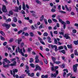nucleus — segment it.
<instances>
[{
    "label": "nucleus",
    "instance_id": "1a4fd4ad",
    "mask_svg": "<svg viewBox=\"0 0 78 78\" xmlns=\"http://www.w3.org/2000/svg\"><path fill=\"white\" fill-rule=\"evenodd\" d=\"M38 58L39 56L38 55L36 56L35 57V62H36V63H38L39 62V60L38 59Z\"/></svg>",
    "mask_w": 78,
    "mask_h": 78
},
{
    "label": "nucleus",
    "instance_id": "c85d7f7f",
    "mask_svg": "<svg viewBox=\"0 0 78 78\" xmlns=\"http://www.w3.org/2000/svg\"><path fill=\"white\" fill-rule=\"evenodd\" d=\"M74 54L75 55H78V53L77 52V50H75Z\"/></svg>",
    "mask_w": 78,
    "mask_h": 78
},
{
    "label": "nucleus",
    "instance_id": "7ed1b4c3",
    "mask_svg": "<svg viewBox=\"0 0 78 78\" xmlns=\"http://www.w3.org/2000/svg\"><path fill=\"white\" fill-rule=\"evenodd\" d=\"M11 25L9 24H8L7 23H4L2 24V26L4 27H5L7 29H9L10 28V26Z\"/></svg>",
    "mask_w": 78,
    "mask_h": 78
},
{
    "label": "nucleus",
    "instance_id": "37998d69",
    "mask_svg": "<svg viewBox=\"0 0 78 78\" xmlns=\"http://www.w3.org/2000/svg\"><path fill=\"white\" fill-rule=\"evenodd\" d=\"M29 22L30 23H33V20H29Z\"/></svg>",
    "mask_w": 78,
    "mask_h": 78
},
{
    "label": "nucleus",
    "instance_id": "f03ea898",
    "mask_svg": "<svg viewBox=\"0 0 78 78\" xmlns=\"http://www.w3.org/2000/svg\"><path fill=\"white\" fill-rule=\"evenodd\" d=\"M78 65V64H76L73 66V70L75 73H76L77 72V66Z\"/></svg>",
    "mask_w": 78,
    "mask_h": 78
},
{
    "label": "nucleus",
    "instance_id": "a19ab883",
    "mask_svg": "<svg viewBox=\"0 0 78 78\" xmlns=\"http://www.w3.org/2000/svg\"><path fill=\"white\" fill-rule=\"evenodd\" d=\"M40 43L41 44H43V45H45V43L43 41V40L40 41Z\"/></svg>",
    "mask_w": 78,
    "mask_h": 78
},
{
    "label": "nucleus",
    "instance_id": "aec40b11",
    "mask_svg": "<svg viewBox=\"0 0 78 78\" xmlns=\"http://www.w3.org/2000/svg\"><path fill=\"white\" fill-rule=\"evenodd\" d=\"M9 66H10V65H9V64H7V65H3L4 67H5V68H6V67H9Z\"/></svg>",
    "mask_w": 78,
    "mask_h": 78
},
{
    "label": "nucleus",
    "instance_id": "412c9836",
    "mask_svg": "<svg viewBox=\"0 0 78 78\" xmlns=\"http://www.w3.org/2000/svg\"><path fill=\"white\" fill-rule=\"evenodd\" d=\"M36 2L38 3V4H39V5H41V2L39 0H36L35 1Z\"/></svg>",
    "mask_w": 78,
    "mask_h": 78
},
{
    "label": "nucleus",
    "instance_id": "473e14b6",
    "mask_svg": "<svg viewBox=\"0 0 78 78\" xmlns=\"http://www.w3.org/2000/svg\"><path fill=\"white\" fill-rule=\"evenodd\" d=\"M44 62L45 63V64H47L48 63V62L47 61V60L46 59L44 58Z\"/></svg>",
    "mask_w": 78,
    "mask_h": 78
},
{
    "label": "nucleus",
    "instance_id": "9b49d317",
    "mask_svg": "<svg viewBox=\"0 0 78 78\" xmlns=\"http://www.w3.org/2000/svg\"><path fill=\"white\" fill-rule=\"evenodd\" d=\"M26 8V6H25V3L24 2H23V5H22V9L23 10H25Z\"/></svg>",
    "mask_w": 78,
    "mask_h": 78
},
{
    "label": "nucleus",
    "instance_id": "864d4df0",
    "mask_svg": "<svg viewBox=\"0 0 78 78\" xmlns=\"http://www.w3.org/2000/svg\"><path fill=\"white\" fill-rule=\"evenodd\" d=\"M54 33L55 34H58V31L56 30H55L54 32Z\"/></svg>",
    "mask_w": 78,
    "mask_h": 78
},
{
    "label": "nucleus",
    "instance_id": "423d86ee",
    "mask_svg": "<svg viewBox=\"0 0 78 78\" xmlns=\"http://www.w3.org/2000/svg\"><path fill=\"white\" fill-rule=\"evenodd\" d=\"M2 10L3 12H6V6L4 5H3Z\"/></svg>",
    "mask_w": 78,
    "mask_h": 78
},
{
    "label": "nucleus",
    "instance_id": "de8ad7c7",
    "mask_svg": "<svg viewBox=\"0 0 78 78\" xmlns=\"http://www.w3.org/2000/svg\"><path fill=\"white\" fill-rule=\"evenodd\" d=\"M18 8L19 9V10L20 11V10L22 9V5H20V6Z\"/></svg>",
    "mask_w": 78,
    "mask_h": 78
},
{
    "label": "nucleus",
    "instance_id": "cd10ccee",
    "mask_svg": "<svg viewBox=\"0 0 78 78\" xmlns=\"http://www.w3.org/2000/svg\"><path fill=\"white\" fill-rule=\"evenodd\" d=\"M30 66L31 67H33V68H34V67H35V65L33 63L30 64Z\"/></svg>",
    "mask_w": 78,
    "mask_h": 78
},
{
    "label": "nucleus",
    "instance_id": "f8f14e48",
    "mask_svg": "<svg viewBox=\"0 0 78 78\" xmlns=\"http://www.w3.org/2000/svg\"><path fill=\"white\" fill-rule=\"evenodd\" d=\"M50 64L52 66V67H51L52 71H54V70H55V69H54V66L53 65L52 63L50 62Z\"/></svg>",
    "mask_w": 78,
    "mask_h": 78
},
{
    "label": "nucleus",
    "instance_id": "0eeeda50",
    "mask_svg": "<svg viewBox=\"0 0 78 78\" xmlns=\"http://www.w3.org/2000/svg\"><path fill=\"white\" fill-rule=\"evenodd\" d=\"M13 72V76L14 78H15V74H16V72H18V70L16 69H14L12 70Z\"/></svg>",
    "mask_w": 78,
    "mask_h": 78
},
{
    "label": "nucleus",
    "instance_id": "39448f33",
    "mask_svg": "<svg viewBox=\"0 0 78 78\" xmlns=\"http://www.w3.org/2000/svg\"><path fill=\"white\" fill-rule=\"evenodd\" d=\"M65 8H66V11H68V12H71V11L72 10V7H69V8L68 7H67V5H65Z\"/></svg>",
    "mask_w": 78,
    "mask_h": 78
},
{
    "label": "nucleus",
    "instance_id": "774afa93",
    "mask_svg": "<svg viewBox=\"0 0 78 78\" xmlns=\"http://www.w3.org/2000/svg\"><path fill=\"white\" fill-rule=\"evenodd\" d=\"M15 77H16V78H19V76H18V75L16 74L15 76V75H14Z\"/></svg>",
    "mask_w": 78,
    "mask_h": 78
},
{
    "label": "nucleus",
    "instance_id": "20e7f679",
    "mask_svg": "<svg viewBox=\"0 0 78 78\" xmlns=\"http://www.w3.org/2000/svg\"><path fill=\"white\" fill-rule=\"evenodd\" d=\"M58 71L56 70V73H55L54 74L51 73V77H54L55 78H56V76H57V75L58 74Z\"/></svg>",
    "mask_w": 78,
    "mask_h": 78
},
{
    "label": "nucleus",
    "instance_id": "4c0bfd02",
    "mask_svg": "<svg viewBox=\"0 0 78 78\" xmlns=\"http://www.w3.org/2000/svg\"><path fill=\"white\" fill-rule=\"evenodd\" d=\"M24 19H25V20H30V18H29V17H24Z\"/></svg>",
    "mask_w": 78,
    "mask_h": 78
},
{
    "label": "nucleus",
    "instance_id": "09e8293b",
    "mask_svg": "<svg viewBox=\"0 0 78 78\" xmlns=\"http://www.w3.org/2000/svg\"><path fill=\"white\" fill-rule=\"evenodd\" d=\"M13 41V39H11L9 40V42H12Z\"/></svg>",
    "mask_w": 78,
    "mask_h": 78
},
{
    "label": "nucleus",
    "instance_id": "ddd939ff",
    "mask_svg": "<svg viewBox=\"0 0 78 78\" xmlns=\"http://www.w3.org/2000/svg\"><path fill=\"white\" fill-rule=\"evenodd\" d=\"M22 39H18V40H16V42H17L18 44H20V43Z\"/></svg>",
    "mask_w": 78,
    "mask_h": 78
},
{
    "label": "nucleus",
    "instance_id": "052dcab7",
    "mask_svg": "<svg viewBox=\"0 0 78 78\" xmlns=\"http://www.w3.org/2000/svg\"><path fill=\"white\" fill-rule=\"evenodd\" d=\"M61 5H59L58 6V10H61Z\"/></svg>",
    "mask_w": 78,
    "mask_h": 78
},
{
    "label": "nucleus",
    "instance_id": "603ef678",
    "mask_svg": "<svg viewBox=\"0 0 78 78\" xmlns=\"http://www.w3.org/2000/svg\"><path fill=\"white\" fill-rule=\"evenodd\" d=\"M7 44V42H5L3 43V45L4 46H5V45H6Z\"/></svg>",
    "mask_w": 78,
    "mask_h": 78
},
{
    "label": "nucleus",
    "instance_id": "2f4dec72",
    "mask_svg": "<svg viewBox=\"0 0 78 78\" xmlns=\"http://www.w3.org/2000/svg\"><path fill=\"white\" fill-rule=\"evenodd\" d=\"M52 20L54 22H58V20H56V19L52 18Z\"/></svg>",
    "mask_w": 78,
    "mask_h": 78
},
{
    "label": "nucleus",
    "instance_id": "7c9ffc66",
    "mask_svg": "<svg viewBox=\"0 0 78 78\" xmlns=\"http://www.w3.org/2000/svg\"><path fill=\"white\" fill-rule=\"evenodd\" d=\"M44 36H48V34L47 32H45L43 34Z\"/></svg>",
    "mask_w": 78,
    "mask_h": 78
},
{
    "label": "nucleus",
    "instance_id": "393cba45",
    "mask_svg": "<svg viewBox=\"0 0 78 78\" xmlns=\"http://www.w3.org/2000/svg\"><path fill=\"white\" fill-rule=\"evenodd\" d=\"M64 48V47L62 46H59L58 48V50H62V49H63Z\"/></svg>",
    "mask_w": 78,
    "mask_h": 78
},
{
    "label": "nucleus",
    "instance_id": "4468645a",
    "mask_svg": "<svg viewBox=\"0 0 78 78\" xmlns=\"http://www.w3.org/2000/svg\"><path fill=\"white\" fill-rule=\"evenodd\" d=\"M15 9L14 10V11L15 12H19V8L17 7H15Z\"/></svg>",
    "mask_w": 78,
    "mask_h": 78
},
{
    "label": "nucleus",
    "instance_id": "6e6d98bb",
    "mask_svg": "<svg viewBox=\"0 0 78 78\" xmlns=\"http://www.w3.org/2000/svg\"><path fill=\"white\" fill-rule=\"evenodd\" d=\"M56 15L55 14L53 15L52 16V18H55V17H56Z\"/></svg>",
    "mask_w": 78,
    "mask_h": 78
},
{
    "label": "nucleus",
    "instance_id": "a18cd8bd",
    "mask_svg": "<svg viewBox=\"0 0 78 78\" xmlns=\"http://www.w3.org/2000/svg\"><path fill=\"white\" fill-rule=\"evenodd\" d=\"M24 36H29V34L28 33H26L25 34Z\"/></svg>",
    "mask_w": 78,
    "mask_h": 78
},
{
    "label": "nucleus",
    "instance_id": "f704fd0d",
    "mask_svg": "<svg viewBox=\"0 0 78 78\" xmlns=\"http://www.w3.org/2000/svg\"><path fill=\"white\" fill-rule=\"evenodd\" d=\"M6 22H11V19L10 18L8 19V20H6Z\"/></svg>",
    "mask_w": 78,
    "mask_h": 78
},
{
    "label": "nucleus",
    "instance_id": "8fccbe9b",
    "mask_svg": "<svg viewBox=\"0 0 78 78\" xmlns=\"http://www.w3.org/2000/svg\"><path fill=\"white\" fill-rule=\"evenodd\" d=\"M60 51L62 52V53H63V54H65L66 53V52L64 50L61 51Z\"/></svg>",
    "mask_w": 78,
    "mask_h": 78
},
{
    "label": "nucleus",
    "instance_id": "6e6552de",
    "mask_svg": "<svg viewBox=\"0 0 78 78\" xmlns=\"http://www.w3.org/2000/svg\"><path fill=\"white\" fill-rule=\"evenodd\" d=\"M64 37H65L66 39H70V37L69 36V34H65Z\"/></svg>",
    "mask_w": 78,
    "mask_h": 78
},
{
    "label": "nucleus",
    "instance_id": "f3484780",
    "mask_svg": "<svg viewBox=\"0 0 78 78\" xmlns=\"http://www.w3.org/2000/svg\"><path fill=\"white\" fill-rule=\"evenodd\" d=\"M9 14L8 15V16H10V15H12L13 14V12H12V10H10L9 11Z\"/></svg>",
    "mask_w": 78,
    "mask_h": 78
},
{
    "label": "nucleus",
    "instance_id": "69168bd1",
    "mask_svg": "<svg viewBox=\"0 0 78 78\" xmlns=\"http://www.w3.org/2000/svg\"><path fill=\"white\" fill-rule=\"evenodd\" d=\"M10 66H16V64H14V63L11 64H10Z\"/></svg>",
    "mask_w": 78,
    "mask_h": 78
},
{
    "label": "nucleus",
    "instance_id": "4d7b16f0",
    "mask_svg": "<svg viewBox=\"0 0 78 78\" xmlns=\"http://www.w3.org/2000/svg\"><path fill=\"white\" fill-rule=\"evenodd\" d=\"M26 69H27V70H29L28 69H29V67H28V66H26Z\"/></svg>",
    "mask_w": 78,
    "mask_h": 78
},
{
    "label": "nucleus",
    "instance_id": "e433bc0d",
    "mask_svg": "<svg viewBox=\"0 0 78 78\" xmlns=\"http://www.w3.org/2000/svg\"><path fill=\"white\" fill-rule=\"evenodd\" d=\"M71 58L73 59L74 58V54H72L71 55Z\"/></svg>",
    "mask_w": 78,
    "mask_h": 78
},
{
    "label": "nucleus",
    "instance_id": "3c124183",
    "mask_svg": "<svg viewBox=\"0 0 78 78\" xmlns=\"http://www.w3.org/2000/svg\"><path fill=\"white\" fill-rule=\"evenodd\" d=\"M50 34L51 37H53V33L52 32V31L50 32Z\"/></svg>",
    "mask_w": 78,
    "mask_h": 78
},
{
    "label": "nucleus",
    "instance_id": "bf43d9fd",
    "mask_svg": "<svg viewBox=\"0 0 78 78\" xmlns=\"http://www.w3.org/2000/svg\"><path fill=\"white\" fill-rule=\"evenodd\" d=\"M73 32L74 33H76V30H73Z\"/></svg>",
    "mask_w": 78,
    "mask_h": 78
},
{
    "label": "nucleus",
    "instance_id": "4be33fe9",
    "mask_svg": "<svg viewBox=\"0 0 78 78\" xmlns=\"http://www.w3.org/2000/svg\"><path fill=\"white\" fill-rule=\"evenodd\" d=\"M59 34H60V35H62V36H64V31L60 32H59Z\"/></svg>",
    "mask_w": 78,
    "mask_h": 78
},
{
    "label": "nucleus",
    "instance_id": "a211bd4d",
    "mask_svg": "<svg viewBox=\"0 0 78 78\" xmlns=\"http://www.w3.org/2000/svg\"><path fill=\"white\" fill-rule=\"evenodd\" d=\"M52 60L55 63L56 62L55 60H56V58L53 57V56L51 57Z\"/></svg>",
    "mask_w": 78,
    "mask_h": 78
},
{
    "label": "nucleus",
    "instance_id": "72a5a7b5",
    "mask_svg": "<svg viewBox=\"0 0 78 78\" xmlns=\"http://www.w3.org/2000/svg\"><path fill=\"white\" fill-rule=\"evenodd\" d=\"M54 63H55V64H59L61 63V62L59 61L58 62L55 61Z\"/></svg>",
    "mask_w": 78,
    "mask_h": 78
},
{
    "label": "nucleus",
    "instance_id": "b1692460",
    "mask_svg": "<svg viewBox=\"0 0 78 78\" xmlns=\"http://www.w3.org/2000/svg\"><path fill=\"white\" fill-rule=\"evenodd\" d=\"M0 39H1V41H5V38H4V37H3L1 35L0 36Z\"/></svg>",
    "mask_w": 78,
    "mask_h": 78
},
{
    "label": "nucleus",
    "instance_id": "2eb2a0df",
    "mask_svg": "<svg viewBox=\"0 0 78 78\" xmlns=\"http://www.w3.org/2000/svg\"><path fill=\"white\" fill-rule=\"evenodd\" d=\"M18 52L19 53H22V49H20V48L19 47H18Z\"/></svg>",
    "mask_w": 78,
    "mask_h": 78
},
{
    "label": "nucleus",
    "instance_id": "680f3d73",
    "mask_svg": "<svg viewBox=\"0 0 78 78\" xmlns=\"http://www.w3.org/2000/svg\"><path fill=\"white\" fill-rule=\"evenodd\" d=\"M36 75L37 76H39V75H40V74L39 73H37L36 74Z\"/></svg>",
    "mask_w": 78,
    "mask_h": 78
},
{
    "label": "nucleus",
    "instance_id": "c756f323",
    "mask_svg": "<svg viewBox=\"0 0 78 78\" xmlns=\"http://www.w3.org/2000/svg\"><path fill=\"white\" fill-rule=\"evenodd\" d=\"M29 34L31 37H33L34 36V34H33V33L32 32H30V34Z\"/></svg>",
    "mask_w": 78,
    "mask_h": 78
},
{
    "label": "nucleus",
    "instance_id": "5701e85b",
    "mask_svg": "<svg viewBox=\"0 0 78 78\" xmlns=\"http://www.w3.org/2000/svg\"><path fill=\"white\" fill-rule=\"evenodd\" d=\"M73 43L76 45H78V40L77 41H73Z\"/></svg>",
    "mask_w": 78,
    "mask_h": 78
},
{
    "label": "nucleus",
    "instance_id": "5fc2aeb1",
    "mask_svg": "<svg viewBox=\"0 0 78 78\" xmlns=\"http://www.w3.org/2000/svg\"><path fill=\"white\" fill-rule=\"evenodd\" d=\"M65 67V64H63L61 66V67L62 68H64Z\"/></svg>",
    "mask_w": 78,
    "mask_h": 78
},
{
    "label": "nucleus",
    "instance_id": "13d9d810",
    "mask_svg": "<svg viewBox=\"0 0 78 78\" xmlns=\"http://www.w3.org/2000/svg\"><path fill=\"white\" fill-rule=\"evenodd\" d=\"M56 44H58V41H57V40L56 39H55L54 40Z\"/></svg>",
    "mask_w": 78,
    "mask_h": 78
},
{
    "label": "nucleus",
    "instance_id": "6ab92c4d",
    "mask_svg": "<svg viewBox=\"0 0 78 78\" xmlns=\"http://www.w3.org/2000/svg\"><path fill=\"white\" fill-rule=\"evenodd\" d=\"M13 21H14V22H17V18H16V17H14L13 18Z\"/></svg>",
    "mask_w": 78,
    "mask_h": 78
},
{
    "label": "nucleus",
    "instance_id": "a878e982",
    "mask_svg": "<svg viewBox=\"0 0 78 78\" xmlns=\"http://www.w3.org/2000/svg\"><path fill=\"white\" fill-rule=\"evenodd\" d=\"M34 61V59H33V58H30V60L29 61L30 63H32V62H33Z\"/></svg>",
    "mask_w": 78,
    "mask_h": 78
},
{
    "label": "nucleus",
    "instance_id": "f257e3e1",
    "mask_svg": "<svg viewBox=\"0 0 78 78\" xmlns=\"http://www.w3.org/2000/svg\"><path fill=\"white\" fill-rule=\"evenodd\" d=\"M25 72H26V73L28 74V76H30L31 77H33V76H34V73H32V74H30V73H29L30 72V70H25Z\"/></svg>",
    "mask_w": 78,
    "mask_h": 78
},
{
    "label": "nucleus",
    "instance_id": "dca6fc26",
    "mask_svg": "<svg viewBox=\"0 0 78 78\" xmlns=\"http://www.w3.org/2000/svg\"><path fill=\"white\" fill-rule=\"evenodd\" d=\"M67 47H68V48H72V44H67Z\"/></svg>",
    "mask_w": 78,
    "mask_h": 78
},
{
    "label": "nucleus",
    "instance_id": "c9c22d12",
    "mask_svg": "<svg viewBox=\"0 0 78 78\" xmlns=\"http://www.w3.org/2000/svg\"><path fill=\"white\" fill-rule=\"evenodd\" d=\"M48 23H51L52 21H51V19H49L48 20Z\"/></svg>",
    "mask_w": 78,
    "mask_h": 78
},
{
    "label": "nucleus",
    "instance_id": "58836bf2",
    "mask_svg": "<svg viewBox=\"0 0 78 78\" xmlns=\"http://www.w3.org/2000/svg\"><path fill=\"white\" fill-rule=\"evenodd\" d=\"M11 25L13 27H16V24H12Z\"/></svg>",
    "mask_w": 78,
    "mask_h": 78
},
{
    "label": "nucleus",
    "instance_id": "bb28decb",
    "mask_svg": "<svg viewBox=\"0 0 78 78\" xmlns=\"http://www.w3.org/2000/svg\"><path fill=\"white\" fill-rule=\"evenodd\" d=\"M59 12H61V13H62V14H66V12L60 10L59 11Z\"/></svg>",
    "mask_w": 78,
    "mask_h": 78
},
{
    "label": "nucleus",
    "instance_id": "0e129e2a",
    "mask_svg": "<svg viewBox=\"0 0 78 78\" xmlns=\"http://www.w3.org/2000/svg\"><path fill=\"white\" fill-rule=\"evenodd\" d=\"M66 24H63V28L64 29H66Z\"/></svg>",
    "mask_w": 78,
    "mask_h": 78
},
{
    "label": "nucleus",
    "instance_id": "338daca9",
    "mask_svg": "<svg viewBox=\"0 0 78 78\" xmlns=\"http://www.w3.org/2000/svg\"><path fill=\"white\" fill-rule=\"evenodd\" d=\"M66 23H67V24H70V21L67 20L66 22Z\"/></svg>",
    "mask_w": 78,
    "mask_h": 78
},
{
    "label": "nucleus",
    "instance_id": "79ce46f5",
    "mask_svg": "<svg viewBox=\"0 0 78 78\" xmlns=\"http://www.w3.org/2000/svg\"><path fill=\"white\" fill-rule=\"evenodd\" d=\"M51 12H55L56 11V10L55 9H51Z\"/></svg>",
    "mask_w": 78,
    "mask_h": 78
},
{
    "label": "nucleus",
    "instance_id": "c03bdc74",
    "mask_svg": "<svg viewBox=\"0 0 78 78\" xmlns=\"http://www.w3.org/2000/svg\"><path fill=\"white\" fill-rule=\"evenodd\" d=\"M21 13L23 14H25V12L23 10H21Z\"/></svg>",
    "mask_w": 78,
    "mask_h": 78
},
{
    "label": "nucleus",
    "instance_id": "49530a36",
    "mask_svg": "<svg viewBox=\"0 0 78 78\" xmlns=\"http://www.w3.org/2000/svg\"><path fill=\"white\" fill-rule=\"evenodd\" d=\"M22 32V30H20L18 32V34H20Z\"/></svg>",
    "mask_w": 78,
    "mask_h": 78
},
{
    "label": "nucleus",
    "instance_id": "e2e57ef3",
    "mask_svg": "<svg viewBox=\"0 0 78 78\" xmlns=\"http://www.w3.org/2000/svg\"><path fill=\"white\" fill-rule=\"evenodd\" d=\"M27 27H25L23 29V31H26V30H27Z\"/></svg>",
    "mask_w": 78,
    "mask_h": 78
},
{
    "label": "nucleus",
    "instance_id": "9d476101",
    "mask_svg": "<svg viewBox=\"0 0 78 78\" xmlns=\"http://www.w3.org/2000/svg\"><path fill=\"white\" fill-rule=\"evenodd\" d=\"M0 34H1L4 37H5V33L3 32V31L0 30Z\"/></svg>",
    "mask_w": 78,
    "mask_h": 78
},
{
    "label": "nucleus",
    "instance_id": "ea45409f",
    "mask_svg": "<svg viewBox=\"0 0 78 78\" xmlns=\"http://www.w3.org/2000/svg\"><path fill=\"white\" fill-rule=\"evenodd\" d=\"M39 62L40 63V64H41V65H44L43 62H42V61L41 60Z\"/></svg>",
    "mask_w": 78,
    "mask_h": 78
}]
</instances>
